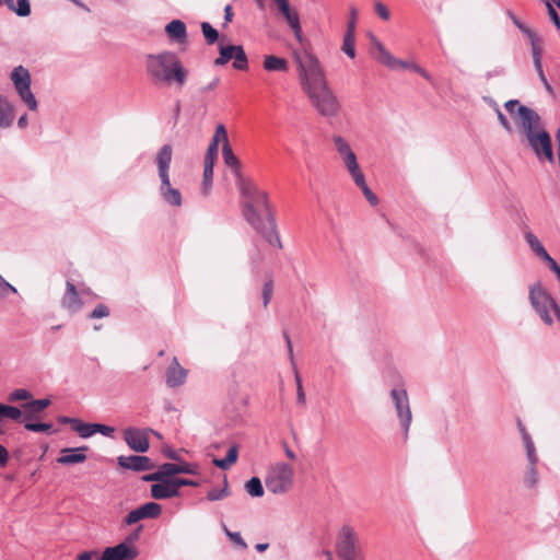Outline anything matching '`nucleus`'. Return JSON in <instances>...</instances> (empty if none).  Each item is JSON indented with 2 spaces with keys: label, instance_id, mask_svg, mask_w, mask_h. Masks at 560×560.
<instances>
[{
  "label": "nucleus",
  "instance_id": "obj_9",
  "mask_svg": "<svg viewBox=\"0 0 560 560\" xmlns=\"http://www.w3.org/2000/svg\"><path fill=\"white\" fill-rule=\"evenodd\" d=\"M390 397L394 401L396 413L402 428L404 438L407 440L412 421L408 394L404 388H394L390 390Z\"/></svg>",
  "mask_w": 560,
  "mask_h": 560
},
{
  "label": "nucleus",
  "instance_id": "obj_55",
  "mask_svg": "<svg viewBox=\"0 0 560 560\" xmlns=\"http://www.w3.org/2000/svg\"><path fill=\"white\" fill-rule=\"evenodd\" d=\"M177 489V492L179 493V488L189 486V487H198L199 483L197 481L190 480V479H183V478H175L173 479Z\"/></svg>",
  "mask_w": 560,
  "mask_h": 560
},
{
  "label": "nucleus",
  "instance_id": "obj_26",
  "mask_svg": "<svg viewBox=\"0 0 560 560\" xmlns=\"http://www.w3.org/2000/svg\"><path fill=\"white\" fill-rule=\"evenodd\" d=\"M165 32L168 35V37L176 39L178 42H182L186 38L187 32H186V25L180 20H173L171 21L166 27Z\"/></svg>",
  "mask_w": 560,
  "mask_h": 560
},
{
  "label": "nucleus",
  "instance_id": "obj_45",
  "mask_svg": "<svg viewBox=\"0 0 560 560\" xmlns=\"http://www.w3.org/2000/svg\"><path fill=\"white\" fill-rule=\"evenodd\" d=\"M144 515H143V512L141 510V508L139 506L138 509L129 512V514L126 516V524L127 525H132L141 520H144Z\"/></svg>",
  "mask_w": 560,
  "mask_h": 560
},
{
  "label": "nucleus",
  "instance_id": "obj_39",
  "mask_svg": "<svg viewBox=\"0 0 560 560\" xmlns=\"http://www.w3.org/2000/svg\"><path fill=\"white\" fill-rule=\"evenodd\" d=\"M553 4H556L558 8H560V0H546L548 13H549L553 24L556 25V27L559 30L560 28V18H559L556 9L553 8Z\"/></svg>",
  "mask_w": 560,
  "mask_h": 560
},
{
  "label": "nucleus",
  "instance_id": "obj_13",
  "mask_svg": "<svg viewBox=\"0 0 560 560\" xmlns=\"http://www.w3.org/2000/svg\"><path fill=\"white\" fill-rule=\"evenodd\" d=\"M61 306L70 314H75L83 306V302L79 296L75 285L69 281L66 283V292L61 299Z\"/></svg>",
  "mask_w": 560,
  "mask_h": 560
},
{
  "label": "nucleus",
  "instance_id": "obj_12",
  "mask_svg": "<svg viewBox=\"0 0 560 560\" xmlns=\"http://www.w3.org/2000/svg\"><path fill=\"white\" fill-rule=\"evenodd\" d=\"M124 440L135 452L144 453L149 448L148 435L144 431L128 428L124 431Z\"/></svg>",
  "mask_w": 560,
  "mask_h": 560
},
{
  "label": "nucleus",
  "instance_id": "obj_61",
  "mask_svg": "<svg viewBox=\"0 0 560 560\" xmlns=\"http://www.w3.org/2000/svg\"><path fill=\"white\" fill-rule=\"evenodd\" d=\"M341 159H342L345 166H351V164L357 162V156L353 151L351 153L342 156Z\"/></svg>",
  "mask_w": 560,
  "mask_h": 560
},
{
  "label": "nucleus",
  "instance_id": "obj_11",
  "mask_svg": "<svg viewBox=\"0 0 560 560\" xmlns=\"http://www.w3.org/2000/svg\"><path fill=\"white\" fill-rule=\"evenodd\" d=\"M137 555V549L133 546L120 542L114 547L106 548L101 560H135Z\"/></svg>",
  "mask_w": 560,
  "mask_h": 560
},
{
  "label": "nucleus",
  "instance_id": "obj_27",
  "mask_svg": "<svg viewBox=\"0 0 560 560\" xmlns=\"http://www.w3.org/2000/svg\"><path fill=\"white\" fill-rule=\"evenodd\" d=\"M355 33H353V22L348 23V28L343 37L342 51L353 59L355 57Z\"/></svg>",
  "mask_w": 560,
  "mask_h": 560
},
{
  "label": "nucleus",
  "instance_id": "obj_64",
  "mask_svg": "<svg viewBox=\"0 0 560 560\" xmlns=\"http://www.w3.org/2000/svg\"><path fill=\"white\" fill-rule=\"evenodd\" d=\"M96 555L95 551H84L78 556V560H93Z\"/></svg>",
  "mask_w": 560,
  "mask_h": 560
},
{
  "label": "nucleus",
  "instance_id": "obj_1",
  "mask_svg": "<svg viewBox=\"0 0 560 560\" xmlns=\"http://www.w3.org/2000/svg\"><path fill=\"white\" fill-rule=\"evenodd\" d=\"M298 77L303 93L312 107L327 118L336 117L341 104L331 89L319 59L311 51H293Z\"/></svg>",
  "mask_w": 560,
  "mask_h": 560
},
{
  "label": "nucleus",
  "instance_id": "obj_20",
  "mask_svg": "<svg viewBox=\"0 0 560 560\" xmlns=\"http://www.w3.org/2000/svg\"><path fill=\"white\" fill-rule=\"evenodd\" d=\"M86 446L77 448H65L61 451V456L57 459V462L62 465L83 463L86 459Z\"/></svg>",
  "mask_w": 560,
  "mask_h": 560
},
{
  "label": "nucleus",
  "instance_id": "obj_16",
  "mask_svg": "<svg viewBox=\"0 0 560 560\" xmlns=\"http://www.w3.org/2000/svg\"><path fill=\"white\" fill-rule=\"evenodd\" d=\"M173 158V149L170 144H164L156 153L155 164L158 166L160 179L170 178V165Z\"/></svg>",
  "mask_w": 560,
  "mask_h": 560
},
{
  "label": "nucleus",
  "instance_id": "obj_19",
  "mask_svg": "<svg viewBox=\"0 0 560 560\" xmlns=\"http://www.w3.org/2000/svg\"><path fill=\"white\" fill-rule=\"evenodd\" d=\"M162 474L167 479H173L172 477L178 474H188V475H198V466L190 463H165L162 465Z\"/></svg>",
  "mask_w": 560,
  "mask_h": 560
},
{
  "label": "nucleus",
  "instance_id": "obj_50",
  "mask_svg": "<svg viewBox=\"0 0 560 560\" xmlns=\"http://www.w3.org/2000/svg\"><path fill=\"white\" fill-rule=\"evenodd\" d=\"M9 293H16V289L13 285H11L7 280H4L0 275V296L4 298Z\"/></svg>",
  "mask_w": 560,
  "mask_h": 560
},
{
  "label": "nucleus",
  "instance_id": "obj_51",
  "mask_svg": "<svg viewBox=\"0 0 560 560\" xmlns=\"http://www.w3.org/2000/svg\"><path fill=\"white\" fill-rule=\"evenodd\" d=\"M534 58V65H535V68L538 72V75L540 78V80L544 82L545 86L547 88V90H550V85L549 83L547 82V79L544 74V71H542V66H541V56H535L533 57Z\"/></svg>",
  "mask_w": 560,
  "mask_h": 560
},
{
  "label": "nucleus",
  "instance_id": "obj_22",
  "mask_svg": "<svg viewBox=\"0 0 560 560\" xmlns=\"http://www.w3.org/2000/svg\"><path fill=\"white\" fill-rule=\"evenodd\" d=\"M51 401L49 399H36L28 401L23 405V408L25 410L24 419H35L38 417V413H40L44 409H46Z\"/></svg>",
  "mask_w": 560,
  "mask_h": 560
},
{
  "label": "nucleus",
  "instance_id": "obj_58",
  "mask_svg": "<svg viewBox=\"0 0 560 560\" xmlns=\"http://www.w3.org/2000/svg\"><path fill=\"white\" fill-rule=\"evenodd\" d=\"M238 450L237 446H232L229 448L226 456L224 457L230 465H234L237 460Z\"/></svg>",
  "mask_w": 560,
  "mask_h": 560
},
{
  "label": "nucleus",
  "instance_id": "obj_37",
  "mask_svg": "<svg viewBox=\"0 0 560 560\" xmlns=\"http://www.w3.org/2000/svg\"><path fill=\"white\" fill-rule=\"evenodd\" d=\"M334 144L340 158L352 152V149L350 148L349 143L346 141V139H343L340 136L334 137Z\"/></svg>",
  "mask_w": 560,
  "mask_h": 560
},
{
  "label": "nucleus",
  "instance_id": "obj_29",
  "mask_svg": "<svg viewBox=\"0 0 560 560\" xmlns=\"http://www.w3.org/2000/svg\"><path fill=\"white\" fill-rule=\"evenodd\" d=\"M283 18L285 19L287 23L293 31L295 38L300 43H302L303 42L302 27L300 24V16H299V13L296 12V10L293 9L291 12L283 15Z\"/></svg>",
  "mask_w": 560,
  "mask_h": 560
},
{
  "label": "nucleus",
  "instance_id": "obj_36",
  "mask_svg": "<svg viewBox=\"0 0 560 560\" xmlns=\"http://www.w3.org/2000/svg\"><path fill=\"white\" fill-rule=\"evenodd\" d=\"M73 430L75 432H78V434L81 438H84V439L95 434L94 423H83L80 420L74 422V429Z\"/></svg>",
  "mask_w": 560,
  "mask_h": 560
},
{
  "label": "nucleus",
  "instance_id": "obj_30",
  "mask_svg": "<svg viewBox=\"0 0 560 560\" xmlns=\"http://www.w3.org/2000/svg\"><path fill=\"white\" fill-rule=\"evenodd\" d=\"M222 155H223L224 163L228 166L234 168L235 172L237 173L240 170V161L234 155L229 141H225V143L222 145Z\"/></svg>",
  "mask_w": 560,
  "mask_h": 560
},
{
  "label": "nucleus",
  "instance_id": "obj_23",
  "mask_svg": "<svg viewBox=\"0 0 560 560\" xmlns=\"http://www.w3.org/2000/svg\"><path fill=\"white\" fill-rule=\"evenodd\" d=\"M13 106L7 101V98L0 95V128H8L14 120Z\"/></svg>",
  "mask_w": 560,
  "mask_h": 560
},
{
  "label": "nucleus",
  "instance_id": "obj_60",
  "mask_svg": "<svg viewBox=\"0 0 560 560\" xmlns=\"http://www.w3.org/2000/svg\"><path fill=\"white\" fill-rule=\"evenodd\" d=\"M529 40L532 44L533 57L541 56L540 39L535 35L534 37L529 38Z\"/></svg>",
  "mask_w": 560,
  "mask_h": 560
},
{
  "label": "nucleus",
  "instance_id": "obj_56",
  "mask_svg": "<svg viewBox=\"0 0 560 560\" xmlns=\"http://www.w3.org/2000/svg\"><path fill=\"white\" fill-rule=\"evenodd\" d=\"M95 433H102L103 435L110 436L115 429L113 427L94 423Z\"/></svg>",
  "mask_w": 560,
  "mask_h": 560
},
{
  "label": "nucleus",
  "instance_id": "obj_57",
  "mask_svg": "<svg viewBox=\"0 0 560 560\" xmlns=\"http://www.w3.org/2000/svg\"><path fill=\"white\" fill-rule=\"evenodd\" d=\"M165 478V476L162 474V465L159 467V470L153 472V474H150V475H147L143 477V480L144 481H163V479Z\"/></svg>",
  "mask_w": 560,
  "mask_h": 560
},
{
  "label": "nucleus",
  "instance_id": "obj_6",
  "mask_svg": "<svg viewBox=\"0 0 560 560\" xmlns=\"http://www.w3.org/2000/svg\"><path fill=\"white\" fill-rule=\"evenodd\" d=\"M10 79L21 101L30 110H37L38 104L31 90L32 78L30 71L23 66H18L11 72Z\"/></svg>",
  "mask_w": 560,
  "mask_h": 560
},
{
  "label": "nucleus",
  "instance_id": "obj_49",
  "mask_svg": "<svg viewBox=\"0 0 560 560\" xmlns=\"http://www.w3.org/2000/svg\"><path fill=\"white\" fill-rule=\"evenodd\" d=\"M374 9H375L376 14L381 19H383L385 21L389 20L390 12H389L388 8L384 3L380 2V1H376L375 4H374Z\"/></svg>",
  "mask_w": 560,
  "mask_h": 560
},
{
  "label": "nucleus",
  "instance_id": "obj_35",
  "mask_svg": "<svg viewBox=\"0 0 560 560\" xmlns=\"http://www.w3.org/2000/svg\"><path fill=\"white\" fill-rule=\"evenodd\" d=\"M19 16H28L31 14V4L28 0H16V4L12 1V8H9Z\"/></svg>",
  "mask_w": 560,
  "mask_h": 560
},
{
  "label": "nucleus",
  "instance_id": "obj_8",
  "mask_svg": "<svg viewBox=\"0 0 560 560\" xmlns=\"http://www.w3.org/2000/svg\"><path fill=\"white\" fill-rule=\"evenodd\" d=\"M336 552L341 560H365L359 546L358 536L350 527L342 528Z\"/></svg>",
  "mask_w": 560,
  "mask_h": 560
},
{
  "label": "nucleus",
  "instance_id": "obj_17",
  "mask_svg": "<svg viewBox=\"0 0 560 560\" xmlns=\"http://www.w3.org/2000/svg\"><path fill=\"white\" fill-rule=\"evenodd\" d=\"M178 492L173 479L164 478L163 481L151 486V497L156 500H163L177 497Z\"/></svg>",
  "mask_w": 560,
  "mask_h": 560
},
{
  "label": "nucleus",
  "instance_id": "obj_25",
  "mask_svg": "<svg viewBox=\"0 0 560 560\" xmlns=\"http://www.w3.org/2000/svg\"><path fill=\"white\" fill-rule=\"evenodd\" d=\"M264 69L267 71L287 72L289 65L284 58L268 55L264 58Z\"/></svg>",
  "mask_w": 560,
  "mask_h": 560
},
{
  "label": "nucleus",
  "instance_id": "obj_31",
  "mask_svg": "<svg viewBox=\"0 0 560 560\" xmlns=\"http://www.w3.org/2000/svg\"><path fill=\"white\" fill-rule=\"evenodd\" d=\"M245 489L247 493L252 497H262L264 495V487L258 477H253L245 483Z\"/></svg>",
  "mask_w": 560,
  "mask_h": 560
},
{
  "label": "nucleus",
  "instance_id": "obj_42",
  "mask_svg": "<svg viewBox=\"0 0 560 560\" xmlns=\"http://www.w3.org/2000/svg\"><path fill=\"white\" fill-rule=\"evenodd\" d=\"M284 338H285L287 346H288V352H289L291 362L293 364V369H294V373H295L296 389H298V388H300V386H302V381H301V377L299 375L298 369H296L295 363H294L293 347H292L291 339H290L288 334H284Z\"/></svg>",
  "mask_w": 560,
  "mask_h": 560
},
{
  "label": "nucleus",
  "instance_id": "obj_46",
  "mask_svg": "<svg viewBox=\"0 0 560 560\" xmlns=\"http://www.w3.org/2000/svg\"><path fill=\"white\" fill-rule=\"evenodd\" d=\"M109 315V308L105 304H97L93 312L90 314V318H103Z\"/></svg>",
  "mask_w": 560,
  "mask_h": 560
},
{
  "label": "nucleus",
  "instance_id": "obj_34",
  "mask_svg": "<svg viewBox=\"0 0 560 560\" xmlns=\"http://www.w3.org/2000/svg\"><path fill=\"white\" fill-rule=\"evenodd\" d=\"M140 508L145 518H155L162 513V506L155 502H148Z\"/></svg>",
  "mask_w": 560,
  "mask_h": 560
},
{
  "label": "nucleus",
  "instance_id": "obj_21",
  "mask_svg": "<svg viewBox=\"0 0 560 560\" xmlns=\"http://www.w3.org/2000/svg\"><path fill=\"white\" fill-rule=\"evenodd\" d=\"M160 191H161L163 199L168 205L174 206V207L182 206V195L178 189L174 188L171 185L170 178L161 179Z\"/></svg>",
  "mask_w": 560,
  "mask_h": 560
},
{
  "label": "nucleus",
  "instance_id": "obj_40",
  "mask_svg": "<svg viewBox=\"0 0 560 560\" xmlns=\"http://www.w3.org/2000/svg\"><path fill=\"white\" fill-rule=\"evenodd\" d=\"M346 168L355 184H363V179H365V177L358 164V161L351 164V166H346Z\"/></svg>",
  "mask_w": 560,
  "mask_h": 560
},
{
  "label": "nucleus",
  "instance_id": "obj_33",
  "mask_svg": "<svg viewBox=\"0 0 560 560\" xmlns=\"http://www.w3.org/2000/svg\"><path fill=\"white\" fill-rule=\"evenodd\" d=\"M201 31L208 45H212L219 39L218 31L210 23L202 22Z\"/></svg>",
  "mask_w": 560,
  "mask_h": 560
},
{
  "label": "nucleus",
  "instance_id": "obj_24",
  "mask_svg": "<svg viewBox=\"0 0 560 560\" xmlns=\"http://www.w3.org/2000/svg\"><path fill=\"white\" fill-rule=\"evenodd\" d=\"M225 141H229L226 129L223 125H218L215 128V132L212 139V142L210 143L206 155L208 156H218V145L220 142H222V145L225 143Z\"/></svg>",
  "mask_w": 560,
  "mask_h": 560
},
{
  "label": "nucleus",
  "instance_id": "obj_53",
  "mask_svg": "<svg viewBox=\"0 0 560 560\" xmlns=\"http://www.w3.org/2000/svg\"><path fill=\"white\" fill-rule=\"evenodd\" d=\"M272 2L282 15H285L293 10L288 0H272Z\"/></svg>",
  "mask_w": 560,
  "mask_h": 560
},
{
  "label": "nucleus",
  "instance_id": "obj_28",
  "mask_svg": "<svg viewBox=\"0 0 560 560\" xmlns=\"http://www.w3.org/2000/svg\"><path fill=\"white\" fill-rule=\"evenodd\" d=\"M525 240H526L528 246L530 247V249L537 256H539L540 258H542L546 261L551 260L550 255L548 254V252L546 250V248L542 246V244L540 243V241L537 238V236L535 234H533L532 232L525 233Z\"/></svg>",
  "mask_w": 560,
  "mask_h": 560
},
{
  "label": "nucleus",
  "instance_id": "obj_43",
  "mask_svg": "<svg viewBox=\"0 0 560 560\" xmlns=\"http://www.w3.org/2000/svg\"><path fill=\"white\" fill-rule=\"evenodd\" d=\"M272 294H273V282L272 280H268L267 282H265L264 287H262V301H264V307L266 308L271 299H272Z\"/></svg>",
  "mask_w": 560,
  "mask_h": 560
},
{
  "label": "nucleus",
  "instance_id": "obj_38",
  "mask_svg": "<svg viewBox=\"0 0 560 560\" xmlns=\"http://www.w3.org/2000/svg\"><path fill=\"white\" fill-rule=\"evenodd\" d=\"M229 495H230V492H229V489H228V481H226V478H225L224 479V487H223V489H221V490L211 489L207 493V499L209 501H218V500H222V499H224V498H226Z\"/></svg>",
  "mask_w": 560,
  "mask_h": 560
},
{
  "label": "nucleus",
  "instance_id": "obj_47",
  "mask_svg": "<svg viewBox=\"0 0 560 560\" xmlns=\"http://www.w3.org/2000/svg\"><path fill=\"white\" fill-rule=\"evenodd\" d=\"M32 397L31 393L26 389H16L9 396L10 401L27 400Z\"/></svg>",
  "mask_w": 560,
  "mask_h": 560
},
{
  "label": "nucleus",
  "instance_id": "obj_2",
  "mask_svg": "<svg viewBox=\"0 0 560 560\" xmlns=\"http://www.w3.org/2000/svg\"><path fill=\"white\" fill-rule=\"evenodd\" d=\"M506 112L526 139L529 148L538 160L555 161L551 137L542 125L539 114L530 107L522 105L518 100L504 103Z\"/></svg>",
  "mask_w": 560,
  "mask_h": 560
},
{
  "label": "nucleus",
  "instance_id": "obj_54",
  "mask_svg": "<svg viewBox=\"0 0 560 560\" xmlns=\"http://www.w3.org/2000/svg\"><path fill=\"white\" fill-rule=\"evenodd\" d=\"M213 177V170H203V194H208Z\"/></svg>",
  "mask_w": 560,
  "mask_h": 560
},
{
  "label": "nucleus",
  "instance_id": "obj_62",
  "mask_svg": "<svg viewBox=\"0 0 560 560\" xmlns=\"http://www.w3.org/2000/svg\"><path fill=\"white\" fill-rule=\"evenodd\" d=\"M233 19V9L231 4L225 5L224 8V25L232 22Z\"/></svg>",
  "mask_w": 560,
  "mask_h": 560
},
{
  "label": "nucleus",
  "instance_id": "obj_63",
  "mask_svg": "<svg viewBox=\"0 0 560 560\" xmlns=\"http://www.w3.org/2000/svg\"><path fill=\"white\" fill-rule=\"evenodd\" d=\"M9 460L8 451L0 444V466L4 467Z\"/></svg>",
  "mask_w": 560,
  "mask_h": 560
},
{
  "label": "nucleus",
  "instance_id": "obj_18",
  "mask_svg": "<svg viewBox=\"0 0 560 560\" xmlns=\"http://www.w3.org/2000/svg\"><path fill=\"white\" fill-rule=\"evenodd\" d=\"M375 48L378 51V56L376 59L385 65L386 67H389L392 69L397 68H409V65L402 60L396 59L385 47L382 43H380L375 37H372Z\"/></svg>",
  "mask_w": 560,
  "mask_h": 560
},
{
  "label": "nucleus",
  "instance_id": "obj_5",
  "mask_svg": "<svg viewBox=\"0 0 560 560\" xmlns=\"http://www.w3.org/2000/svg\"><path fill=\"white\" fill-rule=\"evenodd\" d=\"M267 489L272 493H284L293 483V469L285 463L271 466L265 478Z\"/></svg>",
  "mask_w": 560,
  "mask_h": 560
},
{
  "label": "nucleus",
  "instance_id": "obj_41",
  "mask_svg": "<svg viewBox=\"0 0 560 560\" xmlns=\"http://www.w3.org/2000/svg\"><path fill=\"white\" fill-rule=\"evenodd\" d=\"M363 192L366 200L370 202L371 206H376L378 203V198L376 195L366 185L365 179H363V184H355Z\"/></svg>",
  "mask_w": 560,
  "mask_h": 560
},
{
  "label": "nucleus",
  "instance_id": "obj_3",
  "mask_svg": "<svg viewBox=\"0 0 560 560\" xmlns=\"http://www.w3.org/2000/svg\"><path fill=\"white\" fill-rule=\"evenodd\" d=\"M241 191L246 200L243 211L246 221L260 233L270 245L281 247V241L277 234L276 221L267 194L249 182L242 184Z\"/></svg>",
  "mask_w": 560,
  "mask_h": 560
},
{
  "label": "nucleus",
  "instance_id": "obj_4",
  "mask_svg": "<svg viewBox=\"0 0 560 560\" xmlns=\"http://www.w3.org/2000/svg\"><path fill=\"white\" fill-rule=\"evenodd\" d=\"M147 73L150 80L159 86L176 84L178 88L185 85L188 71L174 52L164 51L147 57Z\"/></svg>",
  "mask_w": 560,
  "mask_h": 560
},
{
  "label": "nucleus",
  "instance_id": "obj_7",
  "mask_svg": "<svg viewBox=\"0 0 560 560\" xmlns=\"http://www.w3.org/2000/svg\"><path fill=\"white\" fill-rule=\"evenodd\" d=\"M529 301L542 322L546 325L551 326L553 320L549 314V310H552L556 313V308H559V306L550 294L540 284H536L529 290Z\"/></svg>",
  "mask_w": 560,
  "mask_h": 560
},
{
  "label": "nucleus",
  "instance_id": "obj_52",
  "mask_svg": "<svg viewBox=\"0 0 560 560\" xmlns=\"http://www.w3.org/2000/svg\"><path fill=\"white\" fill-rule=\"evenodd\" d=\"M225 534L230 537V539L235 542L236 545H240L242 548H246L247 545L242 538L240 533H232L230 532L226 526H223Z\"/></svg>",
  "mask_w": 560,
  "mask_h": 560
},
{
  "label": "nucleus",
  "instance_id": "obj_10",
  "mask_svg": "<svg viewBox=\"0 0 560 560\" xmlns=\"http://www.w3.org/2000/svg\"><path fill=\"white\" fill-rule=\"evenodd\" d=\"M219 57L214 60V66H224L231 59H234L233 68L236 70H247L248 60L247 56L240 45H220L219 47Z\"/></svg>",
  "mask_w": 560,
  "mask_h": 560
},
{
  "label": "nucleus",
  "instance_id": "obj_32",
  "mask_svg": "<svg viewBox=\"0 0 560 560\" xmlns=\"http://www.w3.org/2000/svg\"><path fill=\"white\" fill-rule=\"evenodd\" d=\"M21 417L22 411L19 408L0 404V421L4 418L20 420Z\"/></svg>",
  "mask_w": 560,
  "mask_h": 560
},
{
  "label": "nucleus",
  "instance_id": "obj_59",
  "mask_svg": "<svg viewBox=\"0 0 560 560\" xmlns=\"http://www.w3.org/2000/svg\"><path fill=\"white\" fill-rule=\"evenodd\" d=\"M495 112H497V116H498V120H499L500 125L503 127V129H505L506 131L510 132L512 130V127H511V124L508 120V118L503 115V113L499 108H497Z\"/></svg>",
  "mask_w": 560,
  "mask_h": 560
},
{
  "label": "nucleus",
  "instance_id": "obj_48",
  "mask_svg": "<svg viewBox=\"0 0 560 560\" xmlns=\"http://www.w3.org/2000/svg\"><path fill=\"white\" fill-rule=\"evenodd\" d=\"M525 448H526V454H527L529 465L532 467V472L535 475V466L538 462L535 445L525 446Z\"/></svg>",
  "mask_w": 560,
  "mask_h": 560
},
{
  "label": "nucleus",
  "instance_id": "obj_14",
  "mask_svg": "<svg viewBox=\"0 0 560 560\" xmlns=\"http://www.w3.org/2000/svg\"><path fill=\"white\" fill-rule=\"evenodd\" d=\"M187 374V370L184 369L177 358L174 357L166 370V385L171 388L182 386L186 382Z\"/></svg>",
  "mask_w": 560,
  "mask_h": 560
},
{
  "label": "nucleus",
  "instance_id": "obj_44",
  "mask_svg": "<svg viewBox=\"0 0 560 560\" xmlns=\"http://www.w3.org/2000/svg\"><path fill=\"white\" fill-rule=\"evenodd\" d=\"M25 429L33 432H50L52 425L50 423H34L26 422L24 424Z\"/></svg>",
  "mask_w": 560,
  "mask_h": 560
},
{
  "label": "nucleus",
  "instance_id": "obj_15",
  "mask_svg": "<svg viewBox=\"0 0 560 560\" xmlns=\"http://www.w3.org/2000/svg\"><path fill=\"white\" fill-rule=\"evenodd\" d=\"M118 464L122 468L135 471H145L153 468V464L149 457L139 455L119 456Z\"/></svg>",
  "mask_w": 560,
  "mask_h": 560
}]
</instances>
